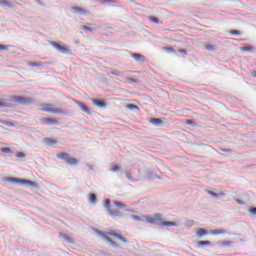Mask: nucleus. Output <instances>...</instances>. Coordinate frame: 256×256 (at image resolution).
<instances>
[{
	"instance_id": "nucleus-1",
	"label": "nucleus",
	"mask_w": 256,
	"mask_h": 256,
	"mask_svg": "<svg viewBox=\"0 0 256 256\" xmlns=\"http://www.w3.org/2000/svg\"><path fill=\"white\" fill-rule=\"evenodd\" d=\"M6 181H9V183H15L16 185H24L25 187L39 189V184L37 182L25 178L6 177Z\"/></svg>"
},
{
	"instance_id": "nucleus-2",
	"label": "nucleus",
	"mask_w": 256,
	"mask_h": 256,
	"mask_svg": "<svg viewBox=\"0 0 256 256\" xmlns=\"http://www.w3.org/2000/svg\"><path fill=\"white\" fill-rule=\"evenodd\" d=\"M50 45L55 48L62 55H71V49H69L66 45H61L59 42L51 41Z\"/></svg>"
},
{
	"instance_id": "nucleus-3",
	"label": "nucleus",
	"mask_w": 256,
	"mask_h": 256,
	"mask_svg": "<svg viewBox=\"0 0 256 256\" xmlns=\"http://www.w3.org/2000/svg\"><path fill=\"white\" fill-rule=\"evenodd\" d=\"M11 101L17 103V105H31V103H33L32 98L25 96H14L11 98Z\"/></svg>"
},
{
	"instance_id": "nucleus-4",
	"label": "nucleus",
	"mask_w": 256,
	"mask_h": 256,
	"mask_svg": "<svg viewBox=\"0 0 256 256\" xmlns=\"http://www.w3.org/2000/svg\"><path fill=\"white\" fill-rule=\"evenodd\" d=\"M161 214L157 213L154 217L146 216L145 221L146 223H150V225H159L161 223Z\"/></svg>"
},
{
	"instance_id": "nucleus-5",
	"label": "nucleus",
	"mask_w": 256,
	"mask_h": 256,
	"mask_svg": "<svg viewBox=\"0 0 256 256\" xmlns=\"http://www.w3.org/2000/svg\"><path fill=\"white\" fill-rule=\"evenodd\" d=\"M130 57H132V59H135V61L140 64H143L145 63V61H147V58H145V55L140 53H130Z\"/></svg>"
},
{
	"instance_id": "nucleus-6",
	"label": "nucleus",
	"mask_w": 256,
	"mask_h": 256,
	"mask_svg": "<svg viewBox=\"0 0 256 256\" xmlns=\"http://www.w3.org/2000/svg\"><path fill=\"white\" fill-rule=\"evenodd\" d=\"M41 125H59V121L55 118H40Z\"/></svg>"
},
{
	"instance_id": "nucleus-7",
	"label": "nucleus",
	"mask_w": 256,
	"mask_h": 256,
	"mask_svg": "<svg viewBox=\"0 0 256 256\" xmlns=\"http://www.w3.org/2000/svg\"><path fill=\"white\" fill-rule=\"evenodd\" d=\"M99 235H101V237H103V239L107 241L111 245V247H114V249H119V245L117 244V242L111 239V237L105 235V233L101 231H99Z\"/></svg>"
},
{
	"instance_id": "nucleus-8",
	"label": "nucleus",
	"mask_w": 256,
	"mask_h": 256,
	"mask_svg": "<svg viewBox=\"0 0 256 256\" xmlns=\"http://www.w3.org/2000/svg\"><path fill=\"white\" fill-rule=\"evenodd\" d=\"M74 103L80 107L81 111L86 113L87 115H91V109L87 107V105L79 100H74Z\"/></svg>"
},
{
	"instance_id": "nucleus-9",
	"label": "nucleus",
	"mask_w": 256,
	"mask_h": 256,
	"mask_svg": "<svg viewBox=\"0 0 256 256\" xmlns=\"http://www.w3.org/2000/svg\"><path fill=\"white\" fill-rule=\"evenodd\" d=\"M108 235H110L111 237H115L116 239H119V241H122V243H129V240H127V238H125L123 235L115 231L108 232Z\"/></svg>"
},
{
	"instance_id": "nucleus-10",
	"label": "nucleus",
	"mask_w": 256,
	"mask_h": 256,
	"mask_svg": "<svg viewBox=\"0 0 256 256\" xmlns=\"http://www.w3.org/2000/svg\"><path fill=\"white\" fill-rule=\"evenodd\" d=\"M159 225L161 227H179V224H177V222L165 221V220H163V218H161Z\"/></svg>"
},
{
	"instance_id": "nucleus-11",
	"label": "nucleus",
	"mask_w": 256,
	"mask_h": 256,
	"mask_svg": "<svg viewBox=\"0 0 256 256\" xmlns=\"http://www.w3.org/2000/svg\"><path fill=\"white\" fill-rule=\"evenodd\" d=\"M93 105H96V107H99L100 109H104V107H107V102L105 100H100L97 98L92 99Z\"/></svg>"
},
{
	"instance_id": "nucleus-12",
	"label": "nucleus",
	"mask_w": 256,
	"mask_h": 256,
	"mask_svg": "<svg viewBox=\"0 0 256 256\" xmlns=\"http://www.w3.org/2000/svg\"><path fill=\"white\" fill-rule=\"evenodd\" d=\"M146 179H149L150 181H153L155 179H161V176H159V174H157V172H153L151 170H148L146 172Z\"/></svg>"
},
{
	"instance_id": "nucleus-13",
	"label": "nucleus",
	"mask_w": 256,
	"mask_h": 256,
	"mask_svg": "<svg viewBox=\"0 0 256 256\" xmlns=\"http://www.w3.org/2000/svg\"><path fill=\"white\" fill-rule=\"evenodd\" d=\"M72 11H74V13H76L77 15H89V11L86 9H83L79 6H74L72 7Z\"/></svg>"
},
{
	"instance_id": "nucleus-14",
	"label": "nucleus",
	"mask_w": 256,
	"mask_h": 256,
	"mask_svg": "<svg viewBox=\"0 0 256 256\" xmlns=\"http://www.w3.org/2000/svg\"><path fill=\"white\" fill-rule=\"evenodd\" d=\"M196 244L200 249L203 247H213V242L209 240H200V241H197Z\"/></svg>"
},
{
	"instance_id": "nucleus-15",
	"label": "nucleus",
	"mask_w": 256,
	"mask_h": 256,
	"mask_svg": "<svg viewBox=\"0 0 256 256\" xmlns=\"http://www.w3.org/2000/svg\"><path fill=\"white\" fill-rule=\"evenodd\" d=\"M150 123L155 127H163V118H150Z\"/></svg>"
},
{
	"instance_id": "nucleus-16",
	"label": "nucleus",
	"mask_w": 256,
	"mask_h": 256,
	"mask_svg": "<svg viewBox=\"0 0 256 256\" xmlns=\"http://www.w3.org/2000/svg\"><path fill=\"white\" fill-rule=\"evenodd\" d=\"M241 51H244L246 53H255L256 52V48L255 46L246 44L243 47L240 48Z\"/></svg>"
},
{
	"instance_id": "nucleus-17",
	"label": "nucleus",
	"mask_w": 256,
	"mask_h": 256,
	"mask_svg": "<svg viewBox=\"0 0 256 256\" xmlns=\"http://www.w3.org/2000/svg\"><path fill=\"white\" fill-rule=\"evenodd\" d=\"M208 195H211V197H214L215 199H221L223 197H225V193L224 192H213L212 190H208L207 191Z\"/></svg>"
},
{
	"instance_id": "nucleus-18",
	"label": "nucleus",
	"mask_w": 256,
	"mask_h": 256,
	"mask_svg": "<svg viewBox=\"0 0 256 256\" xmlns=\"http://www.w3.org/2000/svg\"><path fill=\"white\" fill-rule=\"evenodd\" d=\"M196 235H197V237H200V239H201V238L205 237V235H209V230H207L205 228H199L196 231Z\"/></svg>"
},
{
	"instance_id": "nucleus-19",
	"label": "nucleus",
	"mask_w": 256,
	"mask_h": 256,
	"mask_svg": "<svg viewBox=\"0 0 256 256\" xmlns=\"http://www.w3.org/2000/svg\"><path fill=\"white\" fill-rule=\"evenodd\" d=\"M110 217H123V213L119 210H111L107 212Z\"/></svg>"
},
{
	"instance_id": "nucleus-20",
	"label": "nucleus",
	"mask_w": 256,
	"mask_h": 256,
	"mask_svg": "<svg viewBox=\"0 0 256 256\" xmlns=\"http://www.w3.org/2000/svg\"><path fill=\"white\" fill-rule=\"evenodd\" d=\"M57 158L61 159L62 161H66V163H67V161L69 159V153H67V152L59 153V154H57Z\"/></svg>"
},
{
	"instance_id": "nucleus-21",
	"label": "nucleus",
	"mask_w": 256,
	"mask_h": 256,
	"mask_svg": "<svg viewBox=\"0 0 256 256\" xmlns=\"http://www.w3.org/2000/svg\"><path fill=\"white\" fill-rule=\"evenodd\" d=\"M89 203H92V205H97V194L95 193L89 194Z\"/></svg>"
},
{
	"instance_id": "nucleus-22",
	"label": "nucleus",
	"mask_w": 256,
	"mask_h": 256,
	"mask_svg": "<svg viewBox=\"0 0 256 256\" xmlns=\"http://www.w3.org/2000/svg\"><path fill=\"white\" fill-rule=\"evenodd\" d=\"M148 19L151 23H155L156 25H163V21L159 20L155 16H150Z\"/></svg>"
},
{
	"instance_id": "nucleus-23",
	"label": "nucleus",
	"mask_w": 256,
	"mask_h": 256,
	"mask_svg": "<svg viewBox=\"0 0 256 256\" xmlns=\"http://www.w3.org/2000/svg\"><path fill=\"white\" fill-rule=\"evenodd\" d=\"M66 163L68 165H77V163H79V160H77V158H73V157H71V155H69Z\"/></svg>"
},
{
	"instance_id": "nucleus-24",
	"label": "nucleus",
	"mask_w": 256,
	"mask_h": 256,
	"mask_svg": "<svg viewBox=\"0 0 256 256\" xmlns=\"http://www.w3.org/2000/svg\"><path fill=\"white\" fill-rule=\"evenodd\" d=\"M104 208L106 209L107 213L111 210V199L107 198L104 200Z\"/></svg>"
},
{
	"instance_id": "nucleus-25",
	"label": "nucleus",
	"mask_w": 256,
	"mask_h": 256,
	"mask_svg": "<svg viewBox=\"0 0 256 256\" xmlns=\"http://www.w3.org/2000/svg\"><path fill=\"white\" fill-rule=\"evenodd\" d=\"M211 233L212 235H225L227 231L224 229H215V230H212Z\"/></svg>"
},
{
	"instance_id": "nucleus-26",
	"label": "nucleus",
	"mask_w": 256,
	"mask_h": 256,
	"mask_svg": "<svg viewBox=\"0 0 256 256\" xmlns=\"http://www.w3.org/2000/svg\"><path fill=\"white\" fill-rule=\"evenodd\" d=\"M28 65L30 67H43L45 62H29Z\"/></svg>"
},
{
	"instance_id": "nucleus-27",
	"label": "nucleus",
	"mask_w": 256,
	"mask_h": 256,
	"mask_svg": "<svg viewBox=\"0 0 256 256\" xmlns=\"http://www.w3.org/2000/svg\"><path fill=\"white\" fill-rule=\"evenodd\" d=\"M0 107H6L8 109H11V107H13V104L11 102H5L3 100H0Z\"/></svg>"
},
{
	"instance_id": "nucleus-28",
	"label": "nucleus",
	"mask_w": 256,
	"mask_h": 256,
	"mask_svg": "<svg viewBox=\"0 0 256 256\" xmlns=\"http://www.w3.org/2000/svg\"><path fill=\"white\" fill-rule=\"evenodd\" d=\"M44 141L46 145H57V140L53 138H45Z\"/></svg>"
},
{
	"instance_id": "nucleus-29",
	"label": "nucleus",
	"mask_w": 256,
	"mask_h": 256,
	"mask_svg": "<svg viewBox=\"0 0 256 256\" xmlns=\"http://www.w3.org/2000/svg\"><path fill=\"white\" fill-rule=\"evenodd\" d=\"M0 5L1 7H13V4H11V2L7 1V0H0Z\"/></svg>"
},
{
	"instance_id": "nucleus-30",
	"label": "nucleus",
	"mask_w": 256,
	"mask_h": 256,
	"mask_svg": "<svg viewBox=\"0 0 256 256\" xmlns=\"http://www.w3.org/2000/svg\"><path fill=\"white\" fill-rule=\"evenodd\" d=\"M53 109L54 108H51V105L45 104L44 108H42V111H44V113H53Z\"/></svg>"
},
{
	"instance_id": "nucleus-31",
	"label": "nucleus",
	"mask_w": 256,
	"mask_h": 256,
	"mask_svg": "<svg viewBox=\"0 0 256 256\" xmlns=\"http://www.w3.org/2000/svg\"><path fill=\"white\" fill-rule=\"evenodd\" d=\"M131 218H132L134 221H145L146 216L132 215Z\"/></svg>"
},
{
	"instance_id": "nucleus-32",
	"label": "nucleus",
	"mask_w": 256,
	"mask_h": 256,
	"mask_svg": "<svg viewBox=\"0 0 256 256\" xmlns=\"http://www.w3.org/2000/svg\"><path fill=\"white\" fill-rule=\"evenodd\" d=\"M52 113H56L57 115H65V110H63L61 108H54L52 110Z\"/></svg>"
},
{
	"instance_id": "nucleus-33",
	"label": "nucleus",
	"mask_w": 256,
	"mask_h": 256,
	"mask_svg": "<svg viewBox=\"0 0 256 256\" xmlns=\"http://www.w3.org/2000/svg\"><path fill=\"white\" fill-rule=\"evenodd\" d=\"M126 109H130V111H134L135 109L139 110V106L129 103L126 105Z\"/></svg>"
},
{
	"instance_id": "nucleus-34",
	"label": "nucleus",
	"mask_w": 256,
	"mask_h": 256,
	"mask_svg": "<svg viewBox=\"0 0 256 256\" xmlns=\"http://www.w3.org/2000/svg\"><path fill=\"white\" fill-rule=\"evenodd\" d=\"M80 29H82L83 31H87L88 33H93V28L89 26L82 25L80 26Z\"/></svg>"
},
{
	"instance_id": "nucleus-35",
	"label": "nucleus",
	"mask_w": 256,
	"mask_h": 256,
	"mask_svg": "<svg viewBox=\"0 0 256 256\" xmlns=\"http://www.w3.org/2000/svg\"><path fill=\"white\" fill-rule=\"evenodd\" d=\"M62 237L65 241H67V243H73V238H71L69 235L63 234Z\"/></svg>"
},
{
	"instance_id": "nucleus-36",
	"label": "nucleus",
	"mask_w": 256,
	"mask_h": 256,
	"mask_svg": "<svg viewBox=\"0 0 256 256\" xmlns=\"http://www.w3.org/2000/svg\"><path fill=\"white\" fill-rule=\"evenodd\" d=\"M205 49H206L207 51H215V45H213V44H207V45H205Z\"/></svg>"
},
{
	"instance_id": "nucleus-37",
	"label": "nucleus",
	"mask_w": 256,
	"mask_h": 256,
	"mask_svg": "<svg viewBox=\"0 0 256 256\" xmlns=\"http://www.w3.org/2000/svg\"><path fill=\"white\" fill-rule=\"evenodd\" d=\"M113 203L116 207H122V208L126 207V205L123 204V202H120V201H117V200H114Z\"/></svg>"
},
{
	"instance_id": "nucleus-38",
	"label": "nucleus",
	"mask_w": 256,
	"mask_h": 256,
	"mask_svg": "<svg viewBox=\"0 0 256 256\" xmlns=\"http://www.w3.org/2000/svg\"><path fill=\"white\" fill-rule=\"evenodd\" d=\"M1 153H13V150L9 147L1 148Z\"/></svg>"
},
{
	"instance_id": "nucleus-39",
	"label": "nucleus",
	"mask_w": 256,
	"mask_h": 256,
	"mask_svg": "<svg viewBox=\"0 0 256 256\" xmlns=\"http://www.w3.org/2000/svg\"><path fill=\"white\" fill-rule=\"evenodd\" d=\"M186 125H191V127H195L197 123L194 120L188 119L186 120Z\"/></svg>"
},
{
	"instance_id": "nucleus-40",
	"label": "nucleus",
	"mask_w": 256,
	"mask_h": 256,
	"mask_svg": "<svg viewBox=\"0 0 256 256\" xmlns=\"http://www.w3.org/2000/svg\"><path fill=\"white\" fill-rule=\"evenodd\" d=\"M16 157H18V159H23L24 157H27V155L25 152H18L16 153Z\"/></svg>"
},
{
	"instance_id": "nucleus-41",
	"label": "nucleus",
	"mask_w": 256,
	"mask_h": 256,
	"mask_svg": "<svg viewBox=\"0 0 256 256\" xmlns=\"http://www.w3.org/2000/svg\"><path fill=\"white\" fill-rule=\"evenodd\" d=\"M112 173H117V171H121V166H114L110 169Z\"/></svg>"
},
{
	"instance_id": "nucleus-42",
	"label": "nucleus",
	"mask_w": 256,
	"mask_h": 256,
	"mask_svg": "<svg viewBox=\"0 0 256 256\" xmlns=\"http://www.w3.org/2000/svg\"><path fill=\"white\" fill-rule=\"evenodd\" d=\"M128 83H139V80L136 78L128 77L127 78Z\"/></svg>"
},
{
	"instance_id": "nucleus-43",
	"label": "nucleus",
	"mask_w": 256,
	"mask_h": 256,
	"mask_svg": "<svg viewBox=\"0 0 256 256\" xmlns=\"http://www.w3.org/2000/svg\"><path fill=\"white\" fill-rule=\"evenodd\" d=\"M229 33H230V35H241L240 30H230Z\"/></svg>"
},
{
	"instance_id": "nucleus-44",
	"label": "nucleus",
	"mask_w": 256,
	"mask_h": 256,
	"mask_svg": "<svg viewBox=\"0 0 256 256\" xmlns=\"http://www.w3.org/2000/svg\"><path fill=\"white\" fill-rule=\"evenodd\" d=\"M110 73H111V75H115L116 77H121V72H119V71L112 70Z\"/></svg>"
},
{
	"instance_id": "nucleus-45",
	"label": "nucleus",
	"mask_w": 256,
	"mask_h": 256,
	"mask_svg": "<svg viewBox=\"0 0 256 256\" xmlns=\"http://www.w3.org/2000/svg\"><path fill=\"white\" fill-rule=\"evenodd\" d=\"M221 244L224 246V247H229L231 245V241H228V240H224L221 242Z\"/></svg>"
},
{
	"instance_id": "nucleus-46",
	"label": "nucleus",
	"mask_w": 256,
	"mask_h": 256,
	"mask_svg": "<svg viewBox=\"0 0 256 256\" xmlns=\"http://www.w3.org/2000/svg\"><path fill=\"white\" fill-rule=\"evenodd\" d=\"M221 151H223V153H233V149L231 148H222Z\"/></svg>"
},
{
	"instance_id": "nucleus-47",
	"label": "nucleus",
	"mask_w": 256,
	"mask_h": 256,
	"mask_svg": "<svg viewBox=\"0 0 256 256\" xmlns=\"http://www.w3.org/2000/svg\"><path fill=\"white\" fill-rule=\"evenodd\" d=\"M9 49V46L0 44V51H7Z\"/></svg>"
},
{
	"instance_id": "nucleus-48",
	"label": "nucleus",
	"mask_w": 256,
	"mask_h": 256,
	"mask_svg": "<svg viewBox=\"0 0 256 256\" xmlns=\"http://www.w3.org/2000/svg\"><path fill=\"white\" fill-rule=\"evenodd\" d=\"M249 213H251V215H256V207L249 208Z\"/></svg>"
},
{
	"instance_id": "nucleus-49",
	"label": "nucleus",
	"mask_w": 256,
	"mask_h": 256,
	"mask_svg": "<svg viewBox=\"0 0 256 256\" xmlns=\"http://www.w3.org/2000/svg\"><path fill=\"white\" fill-rule=\"evenodd\" d=\"M235 201H236V203H238V205H245V201H243L239 198H236Z\"/></svg>"
},
{
	"instance_id": "nucleus-50",
	"label": "nucleus",
	"mask_w": 256,
	"mask_h": 256,
	"mask_svg": "<svg viewBox=\"0 0 256 256\" xmlns=\"http://www.w3.org/2000/svg\"><path fill=\"white\" fill-rule=\"evenodd\" d=\"M178 53H182V55H187V50L180 48V49H178Z\"/></svg>"
},
{
	"instance_id": "nucleus-51",
	"label": "nucleus",
	"mask_w": 256,
	"mask_h": 256,
	"mask_svg": "<svg viewBox=\"0 0 256 256\" xmlns=\"http://www.w3.org/2000/svg\"><path fill=\"white\" fill-rule=\"evenodd\" d=\"M166 51H168V53H175V50L173 47L169 46L166 48Z\"/></svg>"
},
{
	"instance_id": "nucleus-52",
	"label": "nucleus",
	"mask_w": 256,
	"mask_h": 256,
	"mask_svg": "<svg viewBox=\"0 0 256 256\" xmlns=\"http://www.w3.org/2000/svg\"><path fill=\"white\" fill-rule=\"evenodd\" d=\"M126 178L128 179V181H133V177L131 176V173L126 172Z\"/></svg>"
},
{
	"instance_id": "nucleus-53",
	"label": "nucleus",
	"mask_w": 256,
	"mask_h": 256,
	"mask_svg": "<svg viewBox=\"0 0 256 256\" xmlns=\"http://www.w3.org/2000/svg\"><path fill=\"white\" fill-rule=\"evenodd\" d=\"M251 75L256 78V70L252 71Z\"/></svg>"
},
{
	"instance_id": "nucleus-54",
	"label": "nucleus",
	"mask_w": 256,
	"mask_h": 256,
	"mask_svg": "<svg viewBox=\"0 0 256 256\" xmlns=\"http://www.w3.org/2000/svg\"><path fill=\"white\" fill-rule=\"evenodd\" d=\"M99 3H102V5H104V3H107V0H99Z\"/></svg>"
},
{
	"instance_id": "nucleus-55",
	"label": "nucleus",
	"mask_w": 256,
	"mask_h": 256,
	"mask_svg": "<svg viewBox=\"0 0 256 256\" xmlns=\"http://www.w3.org/2000/svg\"><path fill=\"white\" fill-rule=\"evenodd\" d=\"M106 3H115V0H106Z\"/></svg>"
},
{
	"instance_id": "nucleus-56",
	"label": "nucleus",
	"mask_w": 256,
	"mask_h": 256,
	"mask_svg": "<svg viewBox=\"0 0 256 256\" xmlns=\"http://www.w3.org/2000/svg\"><path fill=\"white\" fill-rule=\"evenodd\" d=\"M0 123H2L3 125H7V122L3 120H0Z\"/></svg>"
},
{
	"instance_id": "nucleus-57",
	"label": "nucleus",
	"mask_w": 256,
	"mask_h": 256,
	"mask_svg": "<svg viewBox=\"0 0 256 256\" xmlns=\"http://www.w3.org/2000/svg\"><path fill=\"white\" fill-rule=\"evenodd\" d=\"M126 211H128V213H133L132 209H126Z\"/></svg>"
},
{
	"instance_id": "nucleus-58",
	"label": "nucleus",
	"mask_w": 256,
	"mask_h": 256,
	"mask_svg": "<svg viewBox=\"0 0 256 256\" xmlns=\"http://www.w3.org/2000/svg\"><path fill=\"white\" fill-rule=\"evenodd\" d=\"M89 169H93V166L92 165H88Z\"/></svg>"
}]
</instances>
